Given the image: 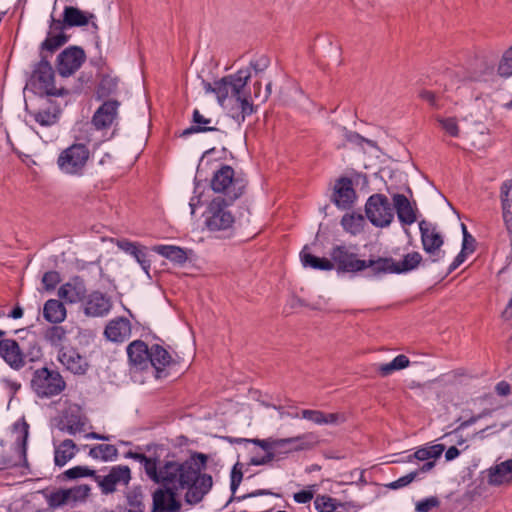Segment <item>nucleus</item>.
<instances>
[{"label": "nucleus", "mask_w": 512, "mask_h": 512, "mask_svg": "<svg viewBox=\"0 0 512 512\" xmlns=\"http://www.w3.org/2000/svg\"><path fill=\"white\" fill-rule=\"evenodd\" d=\"M423 258L419 252L404 255L402 261H395L392 257L376 258V275L403 274L416 269Z\"/></svg>", "instance_id": "nucleus-11"}, {"label": "nucleus", "mask_w": 512, "mask_h": 512, "mask_svg": "<svg viewBox=\"0 0 512 512\" xmlns=\"http://www.w3.org/2000/svg\"><path fill=\"white\" fill-rule=\"evenodd\" d=\"M48 106L31 113L34 120L41 126H52L58 122L61 104L47 99Z\"/></svg>", "instance_id": "nucleus-30"}, {"label": "nucleus", "mask_w": 512, "mask_h": 512, "mask_svg": "<svg viewBox=\"0 0 512 512\" xmlns=\"http://www.w3.org/2000/svg\"><path fill=\"white\" fill-rule=\"evenodd\" d=\"M127 355L130 364L138 370H144L149 366L150 348L142 340H135L127 346Z\"/></svg>", "instance_id": "nucleus-23"}, {"label": "nucleus", "mask_w": 512, "mask_h": 512, "mask_svg": "<svg viewBox=\"0 0 512 512\" xmlns=\"http://www.w3.org/2000/svg\"><path fill=\"white\" fill-rule=\"evenodd\" d=\"M178 493L163 484L152 492V507L150 512H182V502Z\"/></svg>", "instance_id": "nucleus-13"}, {"label": "nucleus", "mask_w": 512, "mask_h": 512, "mask_svg": "<svg viewBox=\"0 0 512 512\" xmlns=\"http://www.w3.org/2000/svg\"><path fill=\"white\" fill-rule=\"evenodd\" d=\"M54 70L47 57L41 52V59L37 62L32 70L29 85L33 91L41 96L64 97L69 95V90L54 84Z\"/></svg>", "instance_id": "nucleus-5"}, {"label": "nucleus", "mask_w": 512, "mask_h": 512, "mask_svg": "<svg viewBox=\"0 0 512 512\" xmlns=\"http://www.w3.org/2000/svg\"><path fill=\"white\" fill-rule=\"evenodd\" d=\"M210 186L215 193L223 194L229 203H234L243 195L247 180L230 165L222 164L214 171Z\"/></svg>", "instance_id": "nucleus-4"}, {"label": "nucleus", "mask_w": 512, "mask_h": 512, "mask_svg": "<svg viewBox=\"0 0 512 512\" xmlns=\"http://www.w3.org/2000/svg\"><path fill=\"white\" fill-rule=\"evenodd\" d=\"M84 423L77 418H70L67 420L66 423V431L69 434L75 435L78 432H81L83 430Z\"/></svg>", "instance_id": "nucleus-58"}, {"label": "nucleus", "mask_w": 512, "mask_h": 512, "mask_svg": "<svg viewBox=\"0 0 512 512\" xmlns=\"http://www.w3.org/2000/svg\"><path fill=\"white\" fill-rule=\"evenodd\" d=\"M445 450V446L443 444H434L430 446H424L418 448L413 454L412 457H415L416 460L419 461H434L438 459Z\"/></svg>", "instance_id": "nucleus-41"}, {"label": "nucleus", "mask_w": 512, "mask_h": 512, "mask_svg": "<svg viewBox=\"0 0 512 512\" xmlns=\"http://www.w3.org/2000/svg\"><path fill=\"white\" fill-rule=\"evenodd\" d=\"M276 456L273 454V453H268L261 457L259 456H253L251 459H250V462L249 464L251 465H255V466H259V465H265V464H268L270 462H272L273 460H275Z\"/></svg>", "instance_id": "nucleus-60"}, {"label": "nucleus", "mask_w": 512, "mask_h": 512, "mask_svg": "<svg viewBox=\"0 0 512 512\" xmlns=\"http://www.w3.org/2000/svg\"><path fill=\"white\" fill-rule=\"evenodd\" d=\"M6 335L4 330H0V357L13 370L19 371L27 361L34 362L41 358V347L36 341L29 343V347H21L20 344L12 338L2 339Z\"/></svg>", "instance_id": "nucleus-3"}, {"label": "nucleus", "mask_w": 512, "mask_h": 512, "mask_svg": "<svg viewBox=\"0 0 512 512\" xmlns=\"http://www.w3.org/2000/svg\"><path fill=\"white\" fill-rule=\"evenodd\" d=\"M488 483L493 486L512 483V459L505 460L488 469Z\"/></svg>", "instance_id": "nucleus-27"}, {"label": "nucleus", "mask_w": 512, "mask_h": 512, "mask_svg": "<svg viewBox=\"0 0 512 512\" xmlns=\"http://www.w3.org/2000/svg\"><path fill=\"white\" fill-rule=\"evenodd\" d=\"M239 463L235 464L232 471H231V483H230V489L232 491V494L234 495L236 490L238 489L242 478L243 473L241 468H238Z\"/></svg>", "instance_id": "nucleus-56"}, {"label": "nucleus", "mask_w": 512, "mask_h": 512, "mask_svg": "<svg viewBox=\"0 0 512 512\" xmlns=\"http://www.w3.org/2000/svg\"><path fill=\"white\" fill-rule=\"evenodd\" d=\"M313 498V493L311 491L302 490L294 494V500L297 503L306 504L310 502Z\"/></svg>", "instance_id": "nucleus-62"}, {"label": "nucleus", "mask_w": 512, "mask_h": 512, "mask_svg": "<svg viewBox=\"0 0 512 512\" xmlns=\"http://www.w3.org/2000/svg\"><path fill=\"white\" fill-rule=\"evenodd\" d=\"M316 510L319 512H341L343 505L338 503L334 498L326 495H318L314 501Z\"/></svg>", "instance_id": "nucleus-45"}, {"label": "nucleus", "mask_w": 512, "mask_h": 512, "mask_svg": "<svg viewBox=\"0 0 512 512\" xmlns=\"http://www.w3.org/2000/svg\"><path fill=\"white\" fill-rule=\"evenodd\" d=\"M153 251L176 264H184L188 259L186 251L179 246L156 245Z\"/></svg>", "instance_id": "nucleus-35"}, {"label": "nucleus", "mask_w": 512, "mask_h": 512, "mask_svg": "<svg viewBox=\"0 0 512 512\" xmlns=\"http://www.w3.org/2000/svg\"><path fill=\"white\" fill-rule=\"evenodd\" d=\"M144 494L141 487H135L126 494L127 512H144Z\"/></svg>", "instance_id": "nucleus-42"}, {"label": "nucleus", "mask_w": 512, "mask_h": 512, "mask_svg": "<svg viewBox=\"0 0 512 512\" xmlns=\"http://www.w3.org/2000/svg\"><path fill=\"white\" fill-rule=\"evenodd\" d=\"M434 467H435L434 461L425 462L418 469L400 477L399 479H397L393 482L386 484L385 487H387L388 489H391V490H397V489L404 488V487L408 486L409 484H411L413 481L421 479L420 478L421 474L430 472Z\"/></svg>", "instance_id": "nucleus-31"}, {"label": "nucleus", "mask_w": 512, "mask_h": 512, "mask_svg": "<svg viewBox=\"0 0 512 512\" xmlns=\"http://www.w3.org/2000/svg\"><path fill=\"white\" fill-rule=\"evenodd\" d=\"M393 208L403 225H411L416 221V213L408 198L403 194L393 195Z\"/></svg>", "instance_id": "nucleus-28"}, {"label": "nucleus", "mask_w": 512, "mask_h": 512, "mask_svg": "<svg viewBox=\"0 0 512 512\" xmlns=\"http://www.w3.org/2000/svg\"><path fill=\"white\" fill-rule=\"evenodd\" d=\"M261 495H273V493L269 490H266V489H258V490H255L251 493H247L245 495H242V496H238V497H233L231 499L232 500H237V501H242V500H245L247 498H252V497H257V496H261Z\"/></svg>", "instance_id": "nucleus-63"}, {"label": "nucleus", "mask_w": 512, "mask_h": 512, "mask_svg": "<svg viewBox=\"0 0 512 512\" xmlns=\"http://www.w3.org/2000/svg\"><path fill=\"white\" fill-rule=\"evenodd\" d=\"M301 417L317 425H324V412L320 410L304 409L301 411Z\"/></svg>", "instance_id": "nucleus-54"}, {"label": "nucleus", "mask_w": 512, "mask_h": 512, "mask_svg": "<svg viewBox=\"0 0 512 512\" xmlns=\"http://www.w3.org/2000/svg\"><path fill=\"white\" fill-rule=\"evenodd\" d=\"M331 263L334 264V269L337 273H351L355 274L367 268H370L372 276L376 275V259L361 260L357 254L352 252L349 247L345 245H336L330 252Z\"/></svg>", "instance_id": "nucleus-6"}, {"label": "nucleus", "mask_w": 512, "mask_h": 512, "mask_svg": "<svg viewBox=\"0 0 512 512\" xmlns=\"http://www.w3.org/2000/svg\"><path fill=\"white\" fill-rule=\"evenodd\" d=\"M76 453V444L71 439H65L55 448L54 462L56 466L62 467L71 460Z\"/></svg>", "instance_id": "nucleus-36"}, {"label": "nucleus", "mask_w": 512, "mask_h": 512, "mask_svg": "<svg viewBox=\"0 0 512 512\" xmlns=\"http://www.w3.org/2000/svg\"><path fill=\"white\" fill-rule=\"evenodd\" d=\"M466 259V252L461 250L460 253L454 258L453 262L449 265L447 270V275L451 274L454 270H456Z\"/></svg>", "instance_id": "nucleus-61"}, {"label": "nucleus", "mask_w": 512, "mask_h": 512, "mask_svg": "<svg viewBox=\"0 0 512 512\" xmlns=\"http://www.w3.org/2000/svg\"><path fill=\"white\" fill-rule=\"evenodd\" d=\"M58 360L68 371L76 375H84L89 368L86 358L73 347H62L58 352Z\"/></svg>", "instance_id": "nucleus-20"}, {"label": "nucleus", "mask_w": 512, "mask_h": 512, "mask_svg": "<svg viewBox=\"0 0 512 512\" xmlns=\"http://www.w3.org/2000/svg\"><path fill=\"white\" fill-rule=\"evenodd\" d=\"M343 136L345 137L346 141L349 143L354 144H361V143H373V141L367 140L361 135H359L356 132L348 131L346 128H342Z\"/></svg>", "instance_id": "nucleus-57"}, {"label": "nucleus", "mask_w": 512, "mask_h": 512, "mask_svg": "<svg viewBox=\"0 0 512 512\" xmlns=\"http://www.w3.org/2000/svg\"><path fill=\"white\" fill-rule=\"evenodd\" d=\"M270 65V59L265 56V55H261L260 57H258L257 59L255 60H252L250 62V66L247 67L246 69L250 70L253 69L255 74L258 75L262 72H264ZM251 73V71H249Z\"/></svg>", "instance_id": "nucleus-55"}, {"label": "nucleus", "mask_w": 512, "mask_h": 512, "mask_svg": "<svg viewBox=\"0 0 512 512\" xmlns=\"http://www.w3.org/2000/svg\"><path fill=\"white\" fill-rule=\"evenodd\" d=\"M132 334V325L126 317H116L110 320L105 329L104 336L107 340L114 343H123L127 341Z\"/></svg>", "instance_id": "nucleus-21"}, {"label": "nucleus", "mask_w": 512, "mask_h": 512, "mask_svg": "<svg viewBox=\"0 0 512 512\" xmlns=\"http://www.w3.org/2000/svg\"><path fill=\"white\" fill-rule=\"evenodd\" d=\"M44 338L52 346H60L66 338V330L62 326H51L45 331Z\"/></svg>", "instance_id": "nucleus-46"}, {"label": "nucleus", "mask_w": 512, "mask_h": 512, "mask_svg": "<svg viewBox=\"0 0 512 512\" xmlns=\"http://www.w3.org/2000/svg\"><path fill=\"white\" fill-rule=\"evenodd\" d=\"M119 79L115 76L102 75L96 89V98L98 100H109L111 96L116 95Z\"/></svg>", "instance_id": "nucleus-32"}, {"label": "nucleus", "mask_w": 512, "mask_h": 512, "mask_svg": "<svg viewBox=\"0 0 512 512\" xmlns=\"http://www.w3.org/2000/svg\"><path fill=\"white\" fill-rule=\"evenodd\" d=\"M90 490V486L87 484H82L67 489L70 498V505L85 501V499L89 496Z\"/></svg>", "instance_id": "nucleus-49"}, {"label": "nucleus", "mask_w": 512, "mask_h": 512, "mask_svg": "<svg viewBox=\"0 0 512 512\" xmlns=\"http://www.w3.org/2000/svg\"><path fill=\"white\" fill-rule=\"evenodd\" d=\"M86 292L87 289L83 279L74 277L71 281L63 284L59 288L58 295L68 303H78L83 302Z\"/></svg>", "instance_id": "nucleus-24"}, {"label": "nucleus", "mask_w": 512, "mask_h": 512, "mask_svg": "<svg viewBox=\"0 0 512 512\" xmlns=\"http://www.w3.org/2000/svg\"><path fill=\"white\" fill-rule=\"evenodd\" d=\"M125 458H130L138 461L144 468L147 477L151 480L152 476L156 477V468L159 464L157 458L148 457L143 453L128 451L124 455Z\"/></svg>", "instance_id": "nucleus-39"}, {"label": "nucleus", "mask_w": 512, "mask_h": 512, "mask_svg": "<svg viewBox=\"0 0 512 512\" xmlns=\"http://www.w3.org/2000/svg\"><path fill=\"white\" fill-rule=\"evenodd\" d=\"M441 502L438 497L430 496L418 501L415 505L416 512H431L440 506Z\"/></svg>", "instance_id": "nucleus-52"}, {"label": "nucleus", "mask_w": 512, "mask_h": 512, "mask_svg": "<svg viewBox=\"0 0 512 512\" xmlns=\"http://www.w3.org/2000/svg\"><path fill=\"white\" fill-rule=\"evenodd\" d=\"M410 365L409 358L400 354L396 356L391 362L383 363L376 366V371L381 377H387L393 372L407 368Z\"/></svg>", "instance_id": "nucleus-37"}, {"label": "nucleus", "mask_w": 512, "mask_h": 512, "mask_svg": "<svg viewBox=\"0 0 512 512\" xmlns=\"http://www.w3.org/2000/svg\"><path fill=\"white\" fill-rule=\"evenodd\" d=\"M346 417L343 413H325L324 412V425L332 424L337 425L344 423Z\"/></svg>", "instance_id": "nucleus-59"}, {"label": "nucleus", "mask_w": 512, "mask_h": 512, "mask_svg": "<svg viewBox=\"0 0 512 512\" xmlns=\"http://www.w3.org/2000/svg\"><path fill=\"white\" fill-rule=\"evenodd\" d=\"M355 199L356 192L352 180L349 177H340L334 186L333 202L339 208L347 209L351 207Z\"/></svg>", "instance_id": "nucleus-22"}, {"label": "nucleus", "mask_w": 512, "mask_h": 512, "mask_svg": "<svg viewBox=\"0 0 512 512\" xmlns=\"http://www.w3.org/2000/svg\"><path fill=\"white\" fill-rule=\"evenodd\" d=\"M86 54L79 46H70L64 49L58 56L56 68L63 77L74 74L85 62Z\"/></svg>", "instance_id": "nucleus-14"}, {"label": "nucleus", "mask_w": 512, "mask_h": 512, "mask_svg": "<svg viewBox=\"0 0 512 512\" xmlns=\"http://www.w3.org/2000/svg\"><path fill=\"white\" fill-rule=\"evenodd\" d=\"M149 365L155 369V377L160 379L166 376L165 367L168 366L172 357L169 352L159 344L150 347Z\"/></svg>", "instance_id": "nucleus-25"}, {"label": "nucleus", "mask_w": 512, "mask_h": 512, "mask_svg": "<svg viewBox=\"0 0 512 512\" xmlns=\"http://www.w3.org/2000/svg\"><path fill=\"white\" fill-rule=\"evenodd\" d=\"M436 121L440 125V127L451 137H458L460 133V128L458 125V121L455 117H441L437 116Z\"/></svg>", "instance_id": "nucleus-48"}, {"label": "nucleus", "mask_w": 512, "mask_h": 512, "mask_svg": "<svg viewBox=\"0 0 512 512\" xmlns=\"http://www.w3.org/2000/svg\"><path fill=\"white\" fill-rule=\"evenodd\" d=\"M208 457L202 453H194L183 462L165 461L156 468V477L151 478L155 484H163L180 494L185 491L184 501L195 506L203 501L213 487V478L203 473Z\"/></svg>", "instance_id": "nucleus-1"}, {"label": "nucleus", "mask_w": 512, "mask_h": 512, "mask_svg": "<svg viewBox=\"0 0 512 512\" xmlns=\"http://www.w3.org/2000/svg\"><path fill=\"white\" fill-rule=\"evenodd\" d=\"M300 259L304 267L323 271H330L334 269V264L331 263V259L314 256L308 252L307 246H305L300 252Z\"/></svg>", "instance_id": "nucleus-33"}, {"label": "nucleus", "mask_w": 512, "mask_h": 512, "mask_svg": "<svg viewBox=\"0 0 512 512\" xmlns=\"http://www.w3.org/2000/svg\"><path fill=\"white\" fill-rule=\"evenodd\" d=\"M89 456L104 462L117 459L118 449L112 444H98L90 448Z\"/></svg>", "instance_id": "nucleus-40"}, {"label": "nucleus", "mask_w": 512, "mask_h": 512, "mask_svg": "<svg viewBox=\"0 0 512 512\" xmlns=\"http://www.w3.org/2000/svg\"><path fill=\"white\" fill-rule=\"evenodd\" d=\"M304 436H296L284 439H252L248 440L253 444L261 447L266 454L273 453L275 456L277 453H290L292 451H300L306 448L303 442Z\"/></svg>", "instance_id": "nucleus-12"}, {"label": "nucleus", "mask_w": 512, "mask_h": 512, "mask_svg": "<svg viewBox=\"0 0 512 512\" xmlns=\"http://www.w3.org/2000/svg\"><path fill=\"white\" fill-rule=\"evenodd\" d=\"M495 391L500 396H507L511 392V386L506 381H500L496 384Z\"/></svg>", "instance_id": "nucleus-64"}, {"label": "nucleus", "mask_w": 512, "mask_h": 512, "mask_svg": "<svg viewBox=\"0 0 512 512\" xmlns=\"http://www.w3.org/2000/svg\"><path fill=\"white\" fill-rule=\"evenodd\" d=\"M69 39V36L64 33V30L52 31L51 25L46 39L41 44V50H46L51 53L63 46Z\"/></svg>", "instance_id": "nucleus-38"}, {"label": "nucleus", "mask_w": 512, "mask_h": 512, "mask_svg": "<svg viewBox=\"0 0 512 512\" xmlns=\"http://www.w3.org/2000/svg\"><path fill=\"white\" fill-rule=\"evenodd\" d=\"M47 503L50 508H58L64 505H70V498L67 489H58L51 492L47 497Z\"/></svg>", "instance_id": "nucleus-47"}, {"label": "nucleus", "mask_w": 512, "mask_h": 512, "mask_svg": "<svg viewBox=\"0 0 512 512\" xmlns=\"http://www.w3.org/2000/svg\"><path fill=\"white\" fill-rule=\"evenodd\" d=\"M418 97L426 102L433 110H440L445 105V98L442 93H436L428 89H422L418 93Z\"/></svg>", "instance_id": "nucleus-44"}, {"label": "nucleus", "mask_w": 512, "mask_h": 512, "mask_svg": "<svg viewBox=\"0 0 512 512\" xmlns=\"http://www.w3.org/2000/svg\"><path fill=\"white\" fill-rule=\"evenodd\" d=\"M364 222V217L360 214H346L342 217L341 225L346 232L357 235L362 232Z\"/></svg>", "instance_id": "nucleus-43"}, {"label": "nucleus", "mask_w": 512, "mask_h": 512, "mask_svg": "<svg viewBox=\"0 0 512 512\" xmlns=\"http://www.w3.org/2000/svg\"><path fill=\"white\" fill-rule=\"evenodd\" d=\"M62 20L51 18L52 31L64 30L68 27H82L88 25L95 18L93 13L85 12L74 6H65Z\"/></svg>", "instance_id": "nucleus-17"}, {"label": "nucleus", "mask_w": 512, "mask_h": 512, "mask_svg": "<svg viewBox=\"0 0 512 512\" xmlns=\"http://www.w3.org/2000/svg\"><path fill=\"white\" fill-rule=\"evenodd\" d=\"M82 305L86 316L104 317L110 312L112 301L106 294L100 291H92L85 296Z\"/></svg>", "instance_id": "nucleus-18"}, {"label": "nucleus", "mask_w": 512, "mask_h": 512, "mask_svg": "<svg viewBox=\"0 0 512 512\" xmlns=\"http://www.w3.org/2000/svg\"><path fill=\"white\" fill-rule=\"evenodd\" d=\"M250 78L251 74L248 69H240L234 74L222 77L213 84L205 80L202 83L205 92L214 93L221 106L224 105L228 97L235 99L240 112L233 115V118L240 123L244 122L245 118L254 112L251 94L246 89Z\"/></svg>", "instance_id": "nucleus-2"}, {"label": "nucleus", "mask_w": 512, "mask_h": 512, "mask_svg": "<svg viewBox=\"0 0 512 512\" xmlns=\"http://www.w3.org/2000/svg\"><path fill=\"white\" fill-rule=\"evenodd\" d=\"M192 125L180 134L185 137L197 133L215 132L219 131L216 126H213V119L205 117L198 109H194L192 113Z\"/></svg>", "instance_id": "nucleus-29"}, {"label": "nucleus", "mask_w": 512, "mask_h": 512, "mask_svg": "<svg viewBox=\"0 0 512 512\" xmlns=\"http://www.w3.org/2000/svg\"><path fill=\"white\" fill-rule=\"evenodd\" d=\"M119 106L116 99L105 100L92 117L93 126L97 130L109 129L117 119Z\"/></svg>", "instance_id": "nucleus-19"}, {"label": "nucleus", "mask_w": 512, "mask_h": 512, "mask_svg": "<svg viewBox=\"0 0 512 512\" xmlns=\"http://www.w3.org/2000/svg\"><path fill=\"white\" fill-rule=\"evenodd\" d=\"M60 280V274L57 271H48L42 277V284L46 290L51 291L56 288Z\"/></svg>", "instance_id": "nucleus-53"}, {"label": "nucleus", "mask_w": 512, "mask_h": 512, "mask_svg": "<svg viewBox=\"0 0 512 512\" xmlns=\"http://www.w3.org/2000/svg\"><path fill=\"white\" fill-rule=\"evenodd\" d=\"M90 159V150L84 143L75 142L63 149L57 157V167L69 176H82Z\"/></svg>", "instance_id": "nucleus-7"}, {"label": "nucleus", "mask_w": 512, "mask_h": 512, "mask_svg": "<svg viewBox=\"0 0 512 512\" xmlns=\"http://www.w3.org/2000/svg\"><path fill=\"white\" fill-rule=\"evenodd\" d=\"M117 246L125 253L133 256L136 259V261L140 264L143 271L147 275H149L151 263L150 260L148 259L146 247L126 239L119 240L117 242Z\"/></svg>", "instance_id": "nucleus-26"}, {"label": "nucleus", "mask_w": 512, "mask_h": 512, "mask_svg": "<svg viewBox=\"0 0 512 512\" xmlns=\"http://www.w3.org/2000/svg\"><path fill=\"white\" fill-rule=\"evenodd\" d=\"M421 241L424 251L429 254L432 262H437L444 257L445 252L441 250L443 238L434 227H430L426 221L419 223Z\"/></svg>", "instance_id": "nucleus-16"}, {"label": "nucleus", "mask_w": 512, "mask_h": 512, "mask_svg": "<svg viewBox=\"0 0 512 512\" xmlns=\"http://www.w3.org/2000/svg\"><path fill=\"white\" fill-rule=\"evenodd\" d=\"M131 480L130 468L126 465L113 466L105 476L95 474L94 481L100 487L102 494L108 495L116 491L118 485H127Z\"/></svg>", "instance_id": "nucleus-15"}, {"label": "nucleus", "mask_w": 512, "mask_h": 512, "mask_svg": "<svg viewBox=\"0 0 512 512\" xmlns=\"http://www.w3.org/2000/svg\"><path fill=\"white\" fill-rule=\"evenodd\" d=\"M43 316L50 323H60L66 317V309L59 300L50 299L44 304Z\"/></svg>", "instance_id": "nucleus-34"}, {"label": "nucleus", "mask_w": 512, "mask_h": 512, "mask_svg": "<svg viewBox=\"0 0 512 512\" xmlns=\"http://www.w3.org/2000/svg\"><path fill=\"white\" fill-rule=\"evenodd\" d=\"M95 474H96V471L93 470V469H90L86 466H75L73 468H70L68 470H66L63 475L67 478V479H77V478H80V477H92L93 479H95Z\"/></svg>", "instance_id": "nucleus-51"}, {"label": "nucleus", "mask_w": 512, "mask_h": 512, "mask_svg": "<svg viewBox=\"0 0 512 512\" xmlns=\"http://www.w3.org/2000/svg\"><path fill=\"white\" fill-rule=\"evenodd\" d=\"M497 71L502 77L512 76V48H509L504 52Z\"/></svg>", "instance_id": "nucleus-50"}, {"label": "nucleus", "mask_w": 512, "mask_h": 512, "mask_svg": "<svg viewBox=\"0 0 512 512\" xmlns=\"http://www.w3.org/2000/svg\"><path fill=\"white\" fill-rule=\"evenodd\" d=\"M31 389L39 398H52L66 389V382L59 371L42 367L33 372Z\"/></svg>", "instance_id": "nucleus-8"}, {"label": "nucleus", "mask_w": 512, "mask_h": 512, "mask_svg": "<svg viewBox=\"0 0 512 512\" xmlns=\"http://www.w3.org/2000/svg\"><path fill=\"white\" fill-rule=\"evenodd\" d=\"M366 216L376 227H387L394 219V208L383 194H373L365 205Z\"/></svg>", "instance_id": "nucleus-10"}, {"label": "nucleus", "mask_w": 512, "mask_h": 512, "mask_svg": "<svg viewBox=\"0 0 512 512\" xmlns=\"http://www.w3.org/2000/svg\"><path fill=\"white\" fill-rule=\"evenodd\" d=\"M232 204L221 196L212 199L205 212V225L208 230L222 231L233 226L235 218L228 210Z\"/></svg>", "instance_id": "nucleus-9"}]
</instances>
